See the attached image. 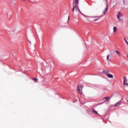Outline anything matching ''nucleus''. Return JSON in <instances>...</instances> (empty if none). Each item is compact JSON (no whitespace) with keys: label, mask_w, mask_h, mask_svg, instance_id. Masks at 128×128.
Masks as SVG:
<instances>
[{"label":"nucleus","mask_w":128,"mask_h":128,"mask_svg":"<svg viewBox=\"0 0 128 128\" xmlns=\"http://www.w3.org/2000/svg\"><path fill=\"white\" fill-rule=\"evenodd\" d=\"M75 10L76 12H80L82 13V12H80V8H78V4H73V8H72V12H74Z\"/></svg>","instance_id":"nucleus-1"},{"label":"nucleus","mask_w":128,"mask_h":128,"mask_svg":"<svg viewBox=\"0 0 128 128\" xmlns=\"http://www.w3.org/2000/svg\"><path fill=\"white\" fill-rule=\"evenodd\" d=\"M102 74H104L105 76H106L109 78H114V76L110 74V71H103Z\"/></svg>","instance_id":"nucleus-2"},{"label":"nucleus","mask_w":128,"mask_h":128,"mask_svg":"<svg viewBox=\"0 0 128 128\" xmlns=\"http://www.w3.org/2000/svg\"><path fill=\"white\" fill-rule=\"evenodd\" d=\"M117 18L118 20L122 22V20H124V15H122V14L118 12L117 14Z\"/></svg>","instance_id":"nucleus-3"},{"label":"nucleus","mask_w":128,"mask_h":128,"mask_svg":"<svg viewBox=\"0 0 128 128\" xmlns=\"http://www.w3.org/2000/svg\"><path fill=\"white\" fill-rule=\"evenodd\" d=\"M123 85L125 88H128V78L126 76H124L123 78Z\"/></svg>","instance_id":"nucleus-4"},{"label":"nucleus","mask_w":128,"mask_h":128,"mask_svg":"<svg viewBox=\"0 0 128 128\" xmlns=\"http://www.w3.org/2000/svg\"><path fill=\"white\" fill-rule=\"evenodd\" d=\"M84 88V86L82 85H78V86L77 92H78L80 94H82V88Z\"/></svg>","instance_id":"nucleus-5"},{"label":"nucleus","mask_w":128,"mask_h":128,"mask_svg":"<svg viewBox=\"0 0 128 128\" xmlns=\"http://www.w3.org/2000/svg\"><path fill=\"white\" fill-rule=\"evenodd\" d=\"M113 32L114 33L116 32H118V27L114 26L113 28Z\"/></svg>","instance_id":"nucleus-6"},{"label":"nucleus","mask_w":128,"mask_h":128,"mask_svg":"<svg viewBox=\"0 0 128 128\" xmlns=\"http://www.w3.org/2000/svg\"><path fill=\"white\" fill-rule=\"evenodd\" d=\"M78 2H80V0H74V1L73 2V4H78Z\"/></svg>","instance_id":"nucleus-7"},{"label":"nucleus","mask_w":128,"mask_h":128,"mask_svg":"<svg viewBox=\"0 0 128 128\" xmlns=\"http://www.w3.org/2000/svg\"><path fill=\"white\" fill-rule=\"evenodd\" d=\"M110 97H105L103 98V100H104V102H106V100H110Z\"/></svg>","instance_id":"nucleus-8"},{"label":"nucleus","mask_w":128,"mask_h":128,"mask_svg":"<svg viewBox=\"0 0 128 128\" xmlns=\"http://www.w3.org/2000/svg\"><path fill=\"white\" fill-rule=\"evenodd\" d=\"M120 104H122V101H119L118 103L114 105V106H120Z\"/></svg>","instance_id":"nucleus-9"},{"label":"nucleus","mask_w":128,"mask_h":128,"mask_svg":"<svg viewBox=\"0 0 128 128\" xmlns=\"http://www.w3.org/2000/svg\"><path fill=\"white\" fill-rule=\"evenodd\" d=\"M108 4H107L106 9L105 10L104 12H103V14H106V12L108 11Z\"/></svg>","instance_id":"nucleus-10"},{"label":"nucleus","mask_w":128,"mask_h":128,"mask_svg":"<svg viewBox=\"0 0 128 128\" xmlns=\"http://www.w3.org/2000/svg\"><path fill=\"white\" fill-rule=\"evenodd\" d=\"M92 112H93V114H98L96 111V110L94 109L92 110Z\"/></svg>","instance_id":"nucleus-11"},{"label":"nucleus","mask_w":128,"mask_h":128,"mask_svg":"<svg viewBox=\"0 0 128 128\" xmlns=\"http://www.w3.org/2000/svg\"><path fill=\"white\" fill-rule=\"evenodd\" d=\"M116 52L117 54H118L120 56V53L118 50H116Z\"/></svg>","instance_id":"nucleus-12"},{"label":"nucleus","mask_w":128,"mask_h":128,"mask_svg":"<svg viewBox=\"0 0 128 128\" xmlns=\"http://www.w3.org/2000/svg\"><path fill=\"white\" fill-rule=\"evenodd\" d=\"M32 80H34V82H38V79L36 78H32Z\"/></svg>","instance_id":"nucleus-13"},{"label":"nucleus","mask_w":128,"mask_h":128,"mask_svg":"<svg viewBox=\"0 0 128 128\" xmlns=\"http://www.w3.org/2000/svg\"><path fill=\"white\" fill-rule=\"evenodd\" d=\"M110 60V55H108L107 56V60Z\"/></svg>","instance_id":"nucleus-14"},{"label":"nucleus","mask_w":128,"mask_h":128,"mask_svg":"<svg viewBox=\"0 0 128 128\" xmlns=\"http://www.w3.org/2000/svg\"><path fill=\"white\" fill-rule=\"evenodd\" d=\"M84 16L86 18H92V17H90V16H86V15H84Z\"/></svg>","instance_id":"nucleus-15"},{"label":"nucleus","mask_w":128,"mask_h":128,"mask_svg":"<svg viewBox=\"0 0 128 128\" xmlns=\"http://www.w3.org/2000/svg\"><path fill=\"white\" fill-rule=\"evenodd\" d=\"M81 10H84V8H82Z\"/></svg>","instance_id":"nucleus-16"},{"label":"nucleus","mask_w":128,"mask_h":128,"mask_svg":"<svg viewBox=\"0 0 128 128\" xmlns=\"http://www.w3.org/2000/svg\"><path fill=\"white\" fill-rule=\"evenodd\" d=\"M70 20V16H68V22Z\"/></svg>","instance_id":"nucleus-17"},{"label":"nucleus","mask_w":128,"mask_h":128,"mask_svg":"<svg viewBox=\"0 0 128 128\" xmlns=\"http://www.w3.org/2000/svg\"><path fill=\"white\" fill-rule=\"evenodd\" d=\"M106 2H108V0H105Z\"/></svg>","instance_id":"nucleus-18"},{"label":"nucleus","mask_w":128,"mask_h":128,"mask_svg":"<svg viewBox=\"0 0 128 128\" xmlns=\"http://www.w3.org/2000/svg\"><path fill=\"white\" fill-rule=\"evenodd\" d=\"M29 42H30V44H32V42H30V41H29Z\"/></svg>","instance_id":"nucleus-19"}]
</instances>
